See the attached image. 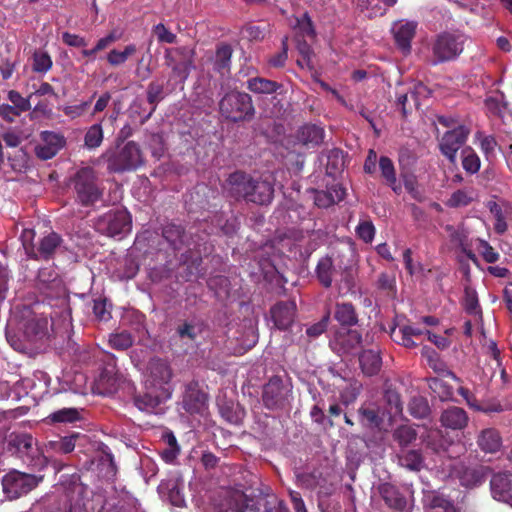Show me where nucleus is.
Wrapping results in <instances>:
<instances>
[{
    "label": "nucleus",
    "mask_w": 512,
    "mask_h": 512,
    "mask_svg": "<svg viewBox=\"0 0 512 512\" xmlns=\"http://www.w3.org/2000/svg\"><path fill=\"white\" fill-rule=\"evenodd\" d=\"M107 169L114 173L134 171L143 164V155L138 144L128 141L107 149L102 154Z\"/></svg>",
    "instance_id": "1"
},
{
    "label": "nucleus",
    "mask_w": 512,
    "mask_h": 512,
    "mask_svg": "<svg viewBox=\"0 0 512 512\" xmlns=\"http://www.w3.org/2000/svg\"><path fill=\"white\" fill-rule=\"evenodd\" d=\"M464 36L458 33L443 32L432 43L433 65L456 59L464 49Z\"/></svg>",
    "instance_id": "2"
},
{
    "label": "nucleus",
    "mask_w": 512,
    "mask_h": 512,
    "mask_svg": "<svg viewBox=\"0 0 512 512\" xmlns=\"http://www.w3.org/2000/svg\"><path fill=\"white\" fill-rule=\"evenodd\" d=\"M132 220L129 212L123 208H116L100 216L95 228L98 232L109 237L122 238L130 233Z\"/></svg>",
    "instance_id": "3"
},
{
    "label": "nucleus",
    "mask_w": 512,
    "mask_h": 512,
    "mask_svg": "<svg viewBox=\"0 0 512 512\" xmlns=\"http://www.w3.org/2000/svg\"><path fill=\"white\" fill-rule=\"evenodd\" d=\"M221 114L232 121H240L254 114L252 99L244 92L227 93L220 101Z\"/></svg>",
    "instance_id": "4"
},
{
    "label": "nucleus",
    "mask_w": 512,
    "mask_h": 512,
    "mask_svg": "<svg viewBox=\"0 0 512 512\" xmlns=\"http://www.w3.org/2000/svg\"><path fill=\"white\" fill-rule=\"evenodd\" d=\"M42 479V476L11 471L3 477V492L7 498L16 499L34 489Z\"/></svg>",
    "instance_id": "5"
},
{
    "label": "nucleus",
    "mask_w": 512,
    "mask_h": 512,
    "mask_svg": "<svg viewBox=\"0 0 512 512\" xmlns=\"http://www.w3.org/2000/svg\"><path fill=\"white\" fill-rule=\"evenodd\" d=\"M73 182L77 198L83 205L92 204L100 198L101 193L95 183L94 172L91 168L80 169Z\"/></svg>",
    "instance_id": "6"
},
{
    "label": "nucleus",
    "mask_w": 512,
    "mask_h": 512,
    "mask_svg": "<svg viewBox=\"0 0 512 512\" xmlns=\"http://www.w3.org/2000/svg\"><path fill=\"white\" fill-rule=\"evenodd\" d=\"M171 378L172 371L169 365L161 359H154L149 365V371L145 379V388L148 391L168 390L169 394L172 395Z\"/></svg>",
    "instance_id": "7"
},
{
    "label": "nucleus",
    "mask_w": 512,
    "mask_h": 512,
    "mask_svg": "<svg viewBox=\"0 0 512 512\" xmlns=\"http://www.w3.org/2000/svg\"><path fill=\"white\" fill-rule=\"evenodd\" d=\"M165 61L172 68L173 75L179 81L184 82L193 67L192 52L186 47L165 50Z\"/></svg>",
    "instance_id": "8"
},
{
    "label": "nucleus",
    "mask_w": 512,
    "mask_h": 512,
    "mask_svg": "<svg viewBox=\"0 0 512 512\" xmlns=\"http://www.w3.org/2000/svg\"><path fill=\"white\" fill-rule=\"evenodd\" d=\"M469 133L470 130L466 126L460 125L442 136L440 150L450 162H455L457 152L466 142Z\"/></svg>",
    "instance_id": "9"
},
{
    "label": "nucleus",
    "mask_w": 512,
    "mask_h": 512,
    "mask_svg": "<svg viewBox=\"0 0 512 512\" xmlns=\"http://www.w3.org/2000/svg\"><path fill=\"white\" fill-rule=\"evenodd\" d=\"M418 23L413 20L401 19L392 24L391 32L397 47L403 54L411 51V42L416 34Z\"/></svg>",
    "instance_id": "10"
},
{
    "label": "nucleus",
    "mask_w": 512,
    "mask_h": 512,
    "mask_svg": "<svg viewBox=\"0 0 512 512\" xmlns=\"http://www.w3.org/2000/svg\"><path fill=\"white\" fill-rule=\"evenodd\" d=\"M451 244L459 248L465 256L473 263H478V258L472 251V242L469 239V232L462 224L450 225L444 227Z\"/></svg>",
    "instance_id": "11"
},
{
    "label": "nucleus",
    "mask_w": 512,
    "mask_h": 512,
    "mask_svg": "<svg viewBox=\"0 0 512 512\" xmlns=\"http://www.w3.org/2000/svg\"><path fill=\"white\" fill-rule=\"evenodd\" d=\"M41 142L36 146V155L43 160L53 158L65 145V138L62 134L43 131L41 132Z\"/></svg>",
    "instance_id": "12"
},
{
    "label": "nucleus",
    "mask_w": 512,
    "mask_h": 512,
    "mask_svg": "<svg viewBox=\"0 0 512 512\" xmlns=\"http://www.w3.org/2000/svg\"><path fill=\"white\" fill-rule=\"evenodd\" d=\"M121 378L114 366L105 367L95 379L93 390L100 395L115 393L120 385Z\"/></svg>",
    "instance_id": "13"
},
{
    "label": "nucleus",
    "mask_w": 512,
    "mask_h": 512,
    "mask_svg": "<svg viewBox=\"0 0 512 512\" xmlns=\"http://www.w3.org/2000/svg\"><path fill=\"white\" fill-rule=\"evenodd\" d=\"M296 314V304L293 301H282L275 304L270 309V317L274 325L285 330L294 322Z\"/></svg>",
    "instance_id": "14"
},
{
    "label": "nucleus",
    "mask_w": 512,
    "mask_h": 512,
    "mask_svg": "<svg viewBox=\"0 0 512 512\" xmlns=\"http://www.w3.org/2000/svg\"><path fill=\"white\" fill-rule=\"evenodd\" d=\"M324 136V129L320 125L304 124L298 128L295 139L297 144L307 148H314L323 142Z\"/></svg>",
    "instance_id": "15"
},
{
    "label": "nucleus",
    "mask_w": 512,
    "mask_h": 512,
    "mask_svg": "<svg viewBox=\"0 0 512 512\" xmlns=\"http://www.w3.org/2000/svg\"><path fill=\"white\" fill-rule=\"evenodd\" d=\"M287 391L278 378L271 379L264 387L263 401L266 407L274 409L282 406L286 400Z\"/></svg>",
    "instance_id": "16"
},
{
    "label": "nucleus",
    "mask_w": 512,
    "mask_h": 512,
    "mask_svg": "<svg viewBox=\"0 0 512 512\" xmlns=\"http://www.w3.org/2000/svg\"><path fill=\"white\" fill-rule=\"evenodd\" d=\"M490 486L495 500L512 505V484L509 474H495L491 479Z\"/></svg>",
    "instance_id": "17"
},
{
    "label": "nucleus",
    "mask_w": 512,
    "mask_h": 512,
    "mask_svg": "<svg viewBox=\"0 0 512 512\" xmlns=\"http://www.w3.org/2000/svg\"><path fill=\"white\" fill-rule=\"evenodd\" d=\"M253 180L250 176L235 172L229 176L224 188L235 198L246 199L247 194L253 188Z\"/></svg>",
    "instance_id": "18"
},
{
    "label": "nucleus",
    "mask_w": 512,
    "mask_h": 512,
    "mask_svg": "<svg viewBox=\"0 0 512 512\" xmlns=\"http://www.w3.org/2000/svg\"><path fill=\"white\" fill-rule=\"evenodd\" d=\"M206 394L197 388L196 384L187 386L183 396V408L189 413H200L206 406Z\"/></svg>",
    "instance_id": "19"
},
{
    "label": "nucleus",
    "mask_w": 512,
    "mask_h": 512,
    "mask_svg": "<svg viewBox=\"0 0 512 512\" xmlns=\"http://www.w3.org/2000/svg\"><path fill=\"white\" fill-rule=\"evenodd\" d=\"M168 390H154L148 391L143 396H139L135 399L136 407L144 412L152 413L159 404L171 398Z\"/></svg>",
    "instance_id": "20"
},
{
    "label": "nucleus",
    "mask_w": 512,
    "mask_h": 512,
    "mask_svg": "<svg viewBox=\"0 0 512 512\" xmlns=\"http://www.w3.org/2000/svg\"><path fill=\"white\" fill-rule=\"evenodd\" d=\"M467 422L468 416L466 412L459 407H450L441 415L442 425L453 430L463 429Z\"/></svg>",
    "instance_id": "21"
},
{
    "label": "nucleus",
    "mask_w": 512,
    "mask_h": 512,
    "mask_svg": "<svg viewBox=\"0 0 512 512\" xmlns=\"http://www.w3.org/2000/svg\"><path fill=\"white\" fill-rule=\"evenodd\" d=\"M273 198V187L267 181H254L253 188L246 196V200L265 205L271 202Z\"/></svg>",
    "instance_id": "22"
},
{
    "label": "nucleus",
    "mask_w": 512,
    "mask_h": 512,
    "mask_svg": "<svg viewBox=\"0 0 512 512\" xmlns=\"http://www.w3.org/2000/svg\"><path fill=\"white\" fill-rule=\"evenodd\" d=\"M360 366L364 374L375 375L381 368L382 360L378 348L364 350L359 356Z\"/></svg>",
    "instance_id": "23"
},
{
    "label": "nucleus",
    "mask_w": 512,
    "mask_h": 512,
    "mask_svg": "<svg viewBox=\"0 0 512 512\" xmlns=\"http://www.w3.org/2000/svg\"><path fill=\"white\" fill-rule=\"evenodd\" d=\"M379 492L386 504L396 510L403 511L407 506V500L391 484L384 483L379 486Z\"/></svg>",
    "instance_id": "24"
},
{
    "label": "nucleus",
    "mask_w": 512,
    "mask_h": 512,
    "mask_svg": "<svg viewBox=\"0 0 512 512\" xmlns=\"http://www.w3.org/2000/svg\"><path fill=\"white\" fill-rule=\"evenodd\" d=\"M423 334V331L412 327L410 325L394 327L391 330V338L398 344H401L405 347H413L416 345V342L413 340V337H418Z\"/></svg>",
    "instance_id": "25"
},
{
    "label": "nucleus",
    "mask_w": 512,
    "mask_h": 512,
    "mask_svg": "<svg viewBox=\"0 0 512 512\" xmlns=\"http://www.w3.org/2000/svg\"><path fill=\"white\" fill-rule=\"evenodd\" d=\"M49 321L45 316H33L24 324V333L30 340L41 338L47 334Z\"/></svg>",
    "instance_id": "26"
},
{
    "label": "nucleus",
    "mask_w": 512,
    "mask_h": 512,
    "mask_svg": "<svg viewBox=\"0 0 512 512\" xmlns=\"http://www.w3.org/2000/svg\"><path fill=\"white\" fill-rule=\"evenodd\" d=\"M81 419V410L77 408H62L50 413L45 421L48 424H71Z\"/></svg>",
    "instance_id": "27"
},
{
    "label": "nucleus",
    "mask_w": 512,
    "mask_h": 512,
    "mask_svg": "<svg viewBox=\"0 0 512 512\" xmlns=\"http://www.w3.org/2000/svg\"><path fill=\"white\" fill-rule=\"evenodd\" d=\"M398 463L411 471H420L424 467V459L418 450L402 449L398 455Z\"/></svg>",
    "instance_id": "28"
},
{
    "label": "nucleus",
    "mask_w": 512,
    "mask_h": 512,
    "mask_svg": "<svg viewBox=\"0 0 512 512\" xmlns=\"http://www.w3.org/2000/svg\"><path fill=\"white\" fill-rule=\"evenodd\" d=\"M479 447L487 453H495L502 446L501 437L495 429H485L478 439Z\"/></svg>",
    "instance_id": "29"
},
{
    "label": "nucleus",
    "mask_w": 512,
    "mask_h": 512,
    "mask_svg": "<svg viewBox=\"0 0 512 512\" xmlns=\"http://www.w3.org/2000/svg\"><path fill=\"white\" fill-rule=\"evenodd\" d=\"M281 88V84L265 79L262 77H254L247 81V89L255 94H273Z\"/></svg>",
    "instance_id": "30"
},
{
    "label": "nucleus",
    "mask_w": 512,
    "mask_h": 512,
    "mask_svg": "<svg viewBox=\"0 0 512 512\" xmlns=\"http://www.w3.org/2000/svg\"><path fill=\"white\" fill-rule=\"evenodd\" d=\"M477 198V194L473 188L459 189L453 192L446 201V205L451 208L465 207Z\"/></svg>",
    "instance_id": "31"
},
{
    "label": "nucleus",
    "mask_w": 512,
    "mask_h": 512,
    "mask_svg": "<svg viewBox=\"0 0 512 512\" xmlns=\"http://www.w3.org/2000/svg\"><path fill=\"white\" fill-rule=\"evenodd\" d=\"M334 318L342 326H353L357 323V314L350 303H339L335 307Z\"/></svg>",
    "instance_id": "32"
},
{
    "label": "nucleus",
    "mask_w": 512,
    "mask_h": 512,
    "mask_svg": "<svg viewBox=\"0 0 512 512\" xmlns=\"http://www.w3.org/2000/svg\"><path fill=\"white\" fill-rule=\"evenodd\" d=\"M379 168L387 184L395 193H399L401 191V187L397 184L395 167L391 159L386 156H381L379 159Z\"/></svg>",
    "instance_id": "33"
},
{
    "label": "nucleus",
    "mask_w": 512,
    "mask_h": 512,
    "mask_svg": "<svg viewBox=\"0 0 512 512\" xmlns=\"http://www.w3.org/2000/svg\"><path fill=\"white\" fill-rule=\"evenodd\" d=\"M345 386L338 385V388L341 389L340 392V400L341 402L348 406L349 404L353 403L357 396L360 393L361 390V383L357 380L350 379L349 381H344Z\"/></svg>",
    "instance_id": "34"
},
{
    "label": "nucleus",
    "mask_w": 512,
    "mask_h": 512,
    "mask_svg": "<svg viewBox=\"0 0 512 512\" xmlns=\"http://www.w3.org/2000/svg\"><path fill=\"white\" fill-rule=\"evenodd\" d=\"M75 448V436H65L58 440L49 441L45 445L46 452L68 454Z\"/></svg>",
    "instance_id": "35"
},
{
    "label": "nucleus",
    "mask_w": 512,
    "mask_h": 512,
    "mask_svg": "<svg viewBox=\"0 0 512 512\" xmlns=\"http://www.w3.org/2000/svg\"><path fill=\"white\" fill-rule=\"evenodd\" d=\"M59 244L60 237L56 233H50L41 240L36 256L49 259Z\"/></svg>",
    "instance_id": "36"
},
{
    "label": "nucleus",
    "mask_w": 512,
    "mask_h": 512,
    "mask_svg": "<svg viewBox=\"0 0 512 512\" xmlns=\"http://www.w3.org/2000/svg\"><path fill=\"white\" fill-rule=\"evenodd\" d=\"M332 272V259L330 257L321 258L316 267V274L320 283L326 288L330 287L332 284Z\"/></svg>",
    "instance_id": "37"
},
{
    "label": "nucleus",
    "mask_w": 512,
    "mask_h": 512,
    "mask_svg": "<svg viewBox=\"0 0 512 512\" xmlns=\"http://www.w3.org/2000/svg\"><path fill=\"white\" fill-rule=\"evenodd\" d=\"M10 444L22 455H32L36 445L34 438L29 434H19L10 440Z\"/></svg>",
    "instance_id": "38"
},
{
    "label": "nucleus",
    "mask_w": 512,
    "mask_h": 512,
    "mask_svg": "<svg viewBox=\"0 0 512 512\" xmlns=\"http://www.w3.org/2000/svg\"><path fill=\"white\" fill-rule=\"evenodd\" d=\"M231 56V47L227 44L220 45L216 50L214 68L220 73L228 70L231 62Z\"/></svg>",
    "instance_id": "39"
},
{
    "label": "nucleus",
    "mask_w": 512,
    "mask_h": 512,
    "mask_svg": "<svg viewBox=\"0 0 512 512\" xmlns=\"http://www.w3.org/2000/svg\"><path fill=\"white\" fill-rule=\"evenodd\" d=\"M104 138L103 129L100 123L90 126L84 137V144L88 149H95L99 147Z\"/></svg>",
    "instance_id": "40"
},
{
    "label": "nucleus",
    "mask_w": 512,
    "mask_h": 512,
    "mask_svg": "<svg viewBox=\"0 0 512 512\" xmlns=\"http://www.w3.org/2000/svg\"><path fill=\"white\" fill-rule=\"evenodd\" d=\"M291 25L303 37L313 38L315 35L311 18L307 13H304L301 17H295L294 23H291Z\"/></svg>",
    "instance_id": "41"
},
{
    "label": "nucleus",
    "mask_w": 512,
    "mask_h": 512,
    "mask_svg": "<svg viewBox=\"0 0 512 512\" xmlns=\"http://www.w3.org/2000/svg\"><path fill=\"white\" fill-rule=\"evenodd\" d=\"M416 436V431L408 425H402L398 427L393 433L394 439L398 442L402 449L415 441Z\"/></svg>",
    "instance_id": "42"
},
{
    "label": "nucleus",
    "mask_w": 512,
    "mask_h": 512,
    "mask_svg": "<svg viewBox=\"0 0 512 512\" xmlns=\"http://www.w3.org/2000/svg\"><path fill=\"white\" fill-rule=\"evenodd\" d=\"M357 7L367 13L368 17L382 16L386 8L380 4V0H354Z\"/></svg>",
    "instance_id": "43"
},
{
    "label": "nucleus",
    "mask_w": 512,
    "mask_h": 512,
    "mask_svg": "<svg viewBox=\"0 0 512 512\" xmlns=\"http://www.w3.org/2000/svg\"><path fill=\"white\" fill-rule=\"evenodd\" d=\"M52 59L45 51H35L33 54V71L37 73H47L52 67Z\"/></svg>",
    "instance_id": "44"
},
{
    "label": "nucleus",
    "mask_w": 512,
    "mask_h": 512,
    "mask_svg": "<svg viewBox=\"0 0 512 512\" xmlns=\"http://www.w3.org/2000/svg\"><path fill=\"white\" fill-rule=\"evenodd\" d=\"M136 52L134 44L127 45L123 51L111 50L107 55L108 62L113 66H118L126 62L129 56Z\"/></svg>",
    "instance_id": "45"
},
{
    "label": "nucleus",
    "mask_w": 512,
    "mask_h": 512,
    "mask_svg": "<svg viewBox=\"0 0 512 512\" xmlns=\"http://www.w3.org/2000/svg\"><path fill=\"white\" fill-rule=\"evenodd\" d=\"M462 166L466 172L471 174H475L479 171L480 158L472 149L468 148L463 151Z\"/></svg>",
    "instance_id": "46"
},
{
    "label": "nucleus",
    "mask_w": 512,
    "mask_h": 512,
    "mask_svg": "<svg viewBox=\"0 0 512 512\" xmlns=\"http://www.w3.org/2000/svg\"><path fill=\"white\" fill-rule=\"evenodd\" d=\"M476 249L487 263H495L499 260V253L483 239H476Z\"/></svg>",
    "instance_id": "47"
},
{
    "label": "nucleus",
    "mask_w": 512,
    "mask_h": 512,
    "mask_svg": "<svg viewBox=\"0 0 512 512\" xmlns=\"http://www.w3.org/2000/svg\"><path fill=\"white\" fill-rule=\"evenodd\" d=\"M109 343L115 349L125 350L132 346L133 337L130 333L122 331L110 335Z\"/></svg>",
    "instance_id": "48"
},
{
    "label": "nucleus",
    "mask_w": 512,
    "mask_h": 512,
    "mask_svg": "<svg viewBox=\"0 0 512 512\" xmlns=\"http://www.w3.org/2000/svg\"><path fill=\"white\" fill-rule=\"evenodd\" d=\"M359 417L362 425L366 427H378L381 423V418L375 409L361 407Z\"/></svg>",
    "instance_id": "49"
},
{
    "label": "nucleus",
    "mask_w": 512,
    "mask_h": 512,
    "mask_svg": "<svg viewBox=\"0 0 512 512\" xmlns=\"http://www.w3.org/2000/svg\"><path fill=\"white\" fill-rule=\"evenodd\" d=\"M409 411L415 418H424L429 413V405L425 398L414 397L409 403Z\"/></svg>",
    "instance_id": "50"
},
{
    "label": "nucleus",
    "mask_w": 512,
    "mask_h": 512,
    "mask_svg": "<svg viewBox=\"0 0 512 512\" xmlns=\"http://www.w3.org/2000/svg\"><path fill=\"white\" fill-rule=\"evenodd\" d=\"M355 231L357 236L365 243H371L376 233L375 226L368 220L360 221Z\"/></svg>",
    "instance_id": "51"
},
{
    "label": "nucleus",
    "mask_w": 512,
    "mask_h": 512,
    "mask_svg": "<svg viewBox=\"0 0 512 512\" xmlns=\"http://www.w3.org/2000/svg\"><path fill=\"white\" fill-rule=\"evenodd\" d=\"M464 308L471 315L481 316L477 294L474 290H465Z\"/></svg>",
    "instance_id": "52"
},
{
    "label": "nucleus",
    "mask_w": 512,
    "mask_h": 512,
    "mask_svg": "<svg viewBox=\"0 0 512 512\" xmlns=\"http://www.w3.org/2000/svg\"><path fill=\"white\" fill-rule=\"evenodd\" d=\"M475 138L479 142L480 148L486 157H489L494 153L497 142L493 136L485 135L484 133L478 131L475 135Z\"/></svg>",
    "instance_id": "53"
},
{
    "label": "nucleus",
    "mask_w": 512,
    "mask_h": 512,
    "mask_svg": "<svg viewBox=\"0 0 512 512\" xmlns=\"http://www.w3.org/2000/svg\"><path fill=\"white\" fill-rule=\"evenodd\" d=\"M385 399L389 406L388 413L392 417L401 414L402 412V402L400 399V395L392 390H387L385 392Z\"/></svg>",
    "instance_id": "54"
},
{
    "label": "nucleus",
    "mask_w": 512,
    "mask_h": 512,
    "mask_svg": "<svg viewBox=\"0 0 512 512\" xmlns=\"http://www.w3.org/2000/svg\"><path fill=\"white\" fill-rule=\"evenodd\" d=\"M8 100L12 103V106L15 107L17 111L21 113L26 112L30 109V100L29 98H24L19 92L15 90H10L8 92Z\"/></svg>",
    "instance_id": "55"
},
{
    "label": "nucleus",
    "mask_w": 512,
    "mask_h": 512,
    "mask_svg": "<svg viewBox=\"0 0 512 512\" xmlns=\"http://www.w3.org/2000/svg\"><path fill=\"white\" fill-rule=\"evenodd\" d=\"M153 33L160 43L173 44L177 39L176 34L171 32L163 23H158L155 25L153 27Z\"/></svg>",
    "instance_id": "56"
},
{
    "label": "nucleus",
    "mask_w": 512,
    "mask_h": 512,
    "mask_svg": "<svg viewBox=\"0 0 512 512\" xmlns=\"http://www.w3.org/2000/svg\"><path fill=\"white\" fill-rule=\"evenodd\" d=\"M431 95V90L423 83L414 84L410 91V97L414 102V106L419 108L421 101L428 98Z\"/></svg>",
    "instance_id": "57"
},
{
    "label": "nucleus",
    "mask_w": 512,
    "mask_h": 512,
    "mask_svg": "<svg viewBox=\"0 0 512 512\" xmlns=\"http://www.w3.org/2000/svg\"><path fill=\"white\" fill-rule=\"evenodd\" d=\"M91 104V100L83 101L79 104L66 105L62 108L64 114L70 119H76L84 115Z\"/></svg>",
    "instance_id": "58"
},
{
    "label": "nucleus",
    "mask_w": 512,
    "mask_h": 512,
    "mask_svg": "<svg viewBox=\"0 0 512 512\" xmlns=\"http://www.w3.org/2000/svg\"><path fill=\"white\" fill-rule=\"evenodd\" d=\"M337 341L343 346V349H352L361 343V335L356 330H350L345 336L337 337Z\"/></svg>",
    "instance_id": "59"
},
{
    "label": "nucleus",
    "mask_w": 512,
    "mask_h": 512,
    "mask_svg": "<svg viewBox=\"0 0 512 512\" xmlns=\"http://www.w3.org/2000/svg\"><path fill=\"white\" fill-rule=\"evenodd\" d=\"M93 312L97 319L99 320H108L110 319V311L108 309V305L105 300L98 299L94 301L93 304Z\"/></svg>",
    "instance_id": "60"
},
{
    "label": "nucleus",
    "mask_w": 512,
    "mask_h": 512,
    "mask_svg": "<svg viewBox=\"0 0 512 512\" xmlns=\"http://www.w3.org/2000/svg\"><path fill=\"white\" fill-rule=\"evenodd\" d=\"M447 499L440 494L437 493H429L425 496V506L430 509H442L443 506L447 503Z\"/></svg>",
    "instance_id": "61"
},
{
    "label": "nucleus",
    "mask_w": 512,
    "mask_h": 512,
    "mask_svg": "<svg viewBox=\"0 0 512 512\" xmlns=\"http://www.w3.org/2000/svg\"><path fill=\"white\" fill-rule=\"evenodd\" d=\"M329 314L325 315L318 323H315L307 328L306 333L310 337H317L321 335L328 327Z\"/></svg>",
    "instance_id": "62"
},
{
    "label": "nucleus",
    "mask_w": 512,
    "mask_h": 512,
    "mask_svg": "<svg viewBox=\"0 0 512 512\" xmlns=\"http://www.w3.org/2000/svg\"><path fill=\"white\" fill-rule=\"evenodd\" d=\"M314 203L320 208H327L334 204L331 191H315Z\"/></svg>",
    "instance_id": "63"
},
{
    "label": "nucleus",
    "mask_w": 512,
    "mask_h": 512,
    "mask_svg": "<svg viewBox=\"0 0 512 512\" xmlns=\"http://www.w3.org/2000/svg\"><path fill=\"white\" fill-rule=\"evenodd\" d=\"M62 40L65 44L71 47H84L86 46V40L76 34H71L69 32H64L62 34Z\"/></svg>",
    "instance_id": "64"
}]
</instances>
